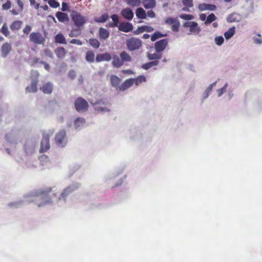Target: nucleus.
Wrapping results in <instances>:
<instances>
[{
    "label": "nucleus",
    "instance_id": "f257e3e1",
    "mask_svg": "<svg viewBox=\"0 0 262 262\" xmlns=\"http://www.w3.org/2000/svg\"><path fill=\"white\" fill-rule=\"evenodd\" d=\"M70 16L74 25L77 28H82L88 22V18L76 11H72Z\"/></svg>",
    "mask_w": 262,
    "mask_h": 262
},
{
    "label": "nucleus",
    "instance_id": "f03ea898",
    "mask_svg": "<svg viewBox=\"0 0 262 262\" xmlns=\"http://www.w3.org/2000/svg\"><path fill=\"white\" fill-rule=\"evenodd\" d=\"M126 45L127 49L130 51H133L140 49L142 46V40L136 37H131L126 39Z\"/></svg>",
    "mask_w": 262,
    "mask_h": 262
},
{
    "label": "nucleus",
    "instance_id": "7ed1b4c3",
    "mask_svg": "<svg viewBox=\"0 0 262 262\" xmlns=\"http://www.w3.org/2000/svg\"><path fill=\"white\" fill-rule=\"evenodd\" d=\"M183 27L185 28H189V34H198L201 31V28L195 21H185L183 23Z\"/></svg>",
    "mask_w": 262,
    "mask_h": 262
},
{
    "label": "nucleus",
    "instance_id": "20e7f679",
    "mask_svg": "<svg viewBox=\"0 0 262 262\" xmlns=\"http://www.w3.org/2000/svg\"><path fill=\"white\" fill-rule=\"evenodd\" d=\"M53 132H51L50 134L43 133L42 134V139L40 143V148L39 152L43 153L46 152L50 148V145L49 143L50 136H52Z\"/></svg>",
    "mask_w": 262,
    "mask_h": 262
},
{
    "label": "nucleus",
    "instance_id": "39448f33",
    "mask_svg": "<svg viewBox=\"0 0 262 262\" xmlns=\"http://www.w3.org/2000/svg\"><path fill=\"white\" fill-rule=\"evenodd\" d=\"M76 110L78 112H85L88 110L89 104L88 102L82 97H78L75 101Z\"/></svg>",
    "mask_w": 262,
    "mask_h": 262
},
{
    "label": "nucleus",
    "instance_id": "423d86ee",
    "mask_svg": "<svg viewBox=\"0 0 262 262\" xmlns=\"http://www.w3.org/2000/svg\"><path fill=\"white\" fill-rule=\"evenodd\" d=\"M79 187V184L78 183L73 184L69 186L62 191V192L61 193L60 195V197L59 199L60 200L63 199V200H65L66 199V198L69 194H70L73 191L77 190Z\"/></svg>",
    "mask_w": 262,
    "mask_h": 262
},
{
    "label": "nucleus",
    "instance_id": "0eeeda50",
    "mask_svg": "<svg viewBox=\"0 0 262 262\" xmlns=\"http://www.w3.org/2000/svg\"><path fill=\"white\" fill-rule=\"evenodd\" d=\"M29 39L31 42L36 45H41L45 41V38L39 32H33L29 35Z\"/></svg>",
    "mask_w": 262,
    "mask_h": 262
},
{
    "label": "nucleus",
    "instance_id": "6e6552de",
    "mask_svg": "<svg viewBox=\"0 0 262 262\" xmlns=\"http://www.w3.org/2000/svg\"><path fill=\"white\" fill-rule=\"evenodd\" d=\"M55 140L58 146L63 147L67 143L66 131L61 130L57 133L55 137Z\"/></svg>",
    "mask_w": 262,
    "mask_h": 262
},
{
    "label": "nucleus",
    "instance_id": "1a4fd4ad",
    "mask_svg": "<svg viewBox=\"0 0 262 262\" xmlns=\"http://www.w3.org/2000/svg\"><path fill=\"white\" fill-rule=\"evenodd\" d=\"M165 22L166 24L171 26V30L175 32H178L180 26L179 20L176 18L168 17Z\"/></svg>",
    "mask_w": 262,
    "mask_h": 262
},
{
    "label": "nucleus",
    "instance_id": "9d476101",
    "mask_svg": "<svg viewBox=\"0 0 262 262\" xmlns=\"http://www.w3.org/2000/svg\"><path fill=\"white\" fill-rule=\"evenodd\" d=\"M168 43L167 39H163L157 41L155 44V49L156 52H162L166 47Z\"/></svg>",
    "mask_w": 262,
    "mask_h": 262
},
{
    "label": "nucleus",
    "instance_id": "9b49d317",
    "mask_svg": "<svg viewBox=\"0 0 262 262\" xmlns=\"http://www.w3.org/2000/svg\"><path fill=\"white\" fill-rule=\"evenodd\" d=\"M12 50V46L10 43H4L1 48V56L5 58L10 53Z\"/></svg>",
    "mask_w": 262,
    "mask_h": 262
},
{
    "label": "nucleus",
    "instance_id": "f8f14e48",
    "mask_svg": "<svg viewBox=\"0 0 262 262\" xmlns=\"http://www.w3.org/2000/svg\"><path fill=\"white\" fill-rule=\"evenodd\" d=\"M118 29L120 31L127 33L133 30V26L130 23L122 22L118 26Z\"/></svg>",
    "mask_w": 262,
    "mask_h": 262
},
{
    "label": "nucleus",
    "instance_id": "ddd939ff",
    "mask_svg": "<svg viewBox=\"0 0 262 262\" xmlns=\"http://www.w3.org/2000/svg\"><path fill=\"white\" fill-rule=\"evenodd\" d=\"M121 15L125 19L130 20L134 17V13L129 8L123 9L121 11Z\"/></svg>",
    "mask_w": 262,
    "mask_h": 262
},
{
    "label": "nucleus",
    "instance_id": "4468645a",
    "mask_svg": "<svg viewBox=\"0 0 262 262\" xmlns=\"http://www.w3.org/2000/svg\"><path fill=\"white\" fill-rule=\"evenodd\" d=\"M55 16L60 23H67L69 21L68 15L66 13L58 11L56 12Z\"/></svg>",
    "mask_w": 262,
    "mask_h": 262
},
{
    "label": "nucleus",
    "instance_id": "2eb2a0df",
    "mask_svg": "<svg viewBox=\"0 0 262 262\" xmlns=\"http://www.w3.org/2000/svg\"><path fill=\"white\" fill-rule=\"evenodd\" d=\"M133 78L125 80L118 88V91H124L133 85Z\"/></svg>",
    "mask_w": 262,
    "mask_h": 262
},
{
    "label": "nucleus",
    "instance_id": "dca6fc26",
    "mask_svg": "<svg viewBox=\"0 0 262 262\" xmlns=\"http://www.w3.org/2000/svg\"><path fill=\"white\" fill-rule=\"evenodd\" d=\"M110 81L112 86L118 90L121 79L116 75H111L110 76Z\"/></svg>",
    "mask_w": 262,
    "mask_h": 262
},
{
    "label": "nucleus",
    "instance_id": "f3484780",
    "mask_svg": "<svg viewBox=\"0 0 262 262\" xmlns=\"http://www.w3.org/2000/svg\"><path fill=\"white\" fill-rule=\"evenodd\" d=\"M199 9L201 11H215L216 9V6L213 4L204 3L199 5Z\"/></svg>",
    "mask_w": 262,
    "mask_h": 262
},
{
    "label": "nucleus",
    "instance_id": "a211bd4d",
    "mask_svg": "<svg viewBox=\"0 0 262 262\" xmlns=\"http://www.w3.org/2000/svg\"><path fill=\"white\" fill-rule=\"evenodd\" d=\"M241 19V16L237 13L233 12L227 17V20L229 23L238 22Z\"/></svg>",
    "mask_w": 262,
    "mask_h": 262
},
{
    "label": "nucleus",
    "instance_id": "6ab92c4d",
    "mask_svg": "<svg viewBox=\"0 0 262 262\" xmlns=\"http://www.w3.org/2000/svg\"><path fill=\"white\" fill-rule=\"evenodd\" d=\"M40 89L44 94H50L53 91V85L50 82H47L40 88Z\"/></svg>",
    "mask_w": 262,
    "mask_h": 262
},
{
    "label": "nucleus",
    "instance_id": "aec40b11",
    "mask_svg": "<svg viewBox=\"0 0 262 262\" xmlns=\"http://www.w3.org/2000/svg\"><path fill=\"white\" fill-rule=\"evenodd\" d=\"M112 59L111 55L108 53H104L102 54L97 55L96 58V60L97 62H100L102 61H110Z\"/></svg>",
    "mask_w": 262,
    "mask_h": 262
},
{
    "label": "nucleus",
    "instance_id": "412c9836",
    "mask_svg": "<svg viewBox=\"0 0 262 262\" xmlns=\"http://www.w3.org/2000/svg\"><path fill=\"white\" fill-rule=\"evenodd\" d=\"M37 80H33L30 86L26 88V91L28 93H36L37 91Z\"/></svg>",
    "mask_w": 262,
    "mask_h": 262
},
{
    "label": "nucleus",
    "instance_id": "4be33fe9",
    "mask_svg": "<svg viewBox=\"0 0 262 262\" xmlns=\"http://www.w3.org/2000/svg\"><path fill=\"white\" fill-rule=\"evenodd\" d=\"M144 7L145 9H152L156 7V2L155 0H142Z\"/></svg>",
    "mask_w": 262,
    "mask_h": 262
},
{
    "label": "nucleus",
    "instance_id": "5701e85b",
    "mask_svg": "<svg viewBox=\"0 0 262 262\" xmlns=\"http://www.w3.org/2000/svg\"><path fill=\"white\" fill-rule=\"evenodd\" d=\"M110 33L107 30L103 28H100L99 31V37L101 39L105 40L109 37Z\"/></svg>",
    "mask_w": 262,
    "mask_h": 262
},
{
    "label": "nucleus",
    "instance_id": "b1692460",
    "mask_svg": "<svg viewBox=\"0 0 262 262\" xmlns=\"http://www.w3.org/2000/svg\"><path fill=\"white\" fill-rule=\"evenodd\" d=\"M67 51L63 47H58L55 50V53L58 58H63L66 54Z\"/></svg>",
    "mask_w": 262,
    "mask_h": 262
},
{
    "label": "nucleus",
    "instance_id": "393cba45",
    "mask_svg": "<svg viewBox=\"0 0 262 262\" xmlns=\"http://www.w3.org/2000/svg\"><path fill=\"white\" fill-rule=\"evenodd\" d=\"M182 3L184 6L182 8L184 11L189 12V8L193 6V0H182Z\"/></svg>",
    "mask_w": 262,
    "mask_h": 262
},
{
    "label": "nucleus",
    "instance_id": "a878e982",
    "mask_svg": "<svg viewBox=\"0 0 262 262\" xmlns=\"http://www.w3.org/2000/svg\"><path fill=\"white\" fill-rule=\"evenodd\" d=\"M22 24V21L15 20L12 23L10 26V28L12 31H18L20 29Z\"/></svg>",
    "mask_w": 262,
    "mask_h": 262
},
{
    "label": "nucleus",
    "instance_id": "bb28decb",
    "mask_svg": "<svg viewBox=\"0 0 262 262\" xmlns=\"http://www.w3.org/2000/svg\"><path fill=\"white\" fill-rule=\"evenodd\" d=\"M55 42L60 44H66V40L62 33H59L55 36Z\"/></svg>",
    "mask_w": 262,
    "mask_h": 262
},
{
    "label": "nucleus",
    "instance_id": "cd10ccee",
    "mask_svg": "<svg viewBox=\"0 0 262 262\" xmlns=\"http://www.w3.org/2000/svg\"><path fill=\"white\" fill-rule=\"evenodd\" d=\"M123 64V61L120 59L117 56H115L113 58L112 64L117 68H120Z\"/></svg>",
    "mask_w": 262,
    "mask_h": 262
},
{
    "label": "nucleus",
    "instance_id": "c85d7f7f",
    "mask_svg": "<svg viewBox=\"0 0 262 262\" xmlns=\"http://www.w3.org/2000/svg\"><path fill=\"white\" fill-rule=\"evenodd\" d=\"M52 187L47 188L44 190H40L35 192V195L46 197L52 190Z\"/></svg>",
    "mask_w": 262,
    "mask_h": 262
},
{
    "label": "nucleus",
    "instance_id": "c756f323",
    "mask_svg": "<svg viewBox=\"0 0 262 262\" xmlns=\"http://www.w3.org/2000/svg\"><path fill=\"white\" fill-rule=\"evenodd\" d=\"M120 58L124 62H130L132 60V57L125 51H122L120 54Z\"/></svg>",
    "mask_w": 262,
    "mask_h": 262
},
{
    "label": "nucleus",
    "instance_id": "7c9ffc66",
    "mask_svg": "<svg viewBox=\"0 0 262 262\" xmlns=\"http://www.w3.org/2000/svg\"><path fill=\"white\" fill-rule=\"evenodd\" d=\"M113 23H110L108 26L111 28H114L118 26L119 24V17L117 14H113L111 16Z\"/></svg>",
    "mask_w": 262,
    "mask_h": 262
},
{
    "label": "nucleus",
    "instance_id": "2f4dec72",
    "mask_svg": "<svg viewBox=\"0 0 262 262\" xmlns=\"http://www.w3.org/2000/svg\"><path fill=\"white\" fill-rule=\"evenodd\" d=\"M136 15L139 19H145L146 16L145 11L142 8H138L136 11Z\"/></svg>",
    "mask_w": 262,
    "mask_h": 262
},
{
    "label": "nucleus",
    "instance_id": "473e14b6",
    "mask_svg": "<svg viewBox=\"0 0 262 262\" xmlns=\"http://www.w3.org/2000/svg\"><path fill=\"white\" fill-rule=\"evenodd\" d=\"M133 83L137 86L146 81V77L143 75L139 76L136 78H133Z\"/></svg>",
    "mask_w": 262,
    "mask_h": 262
},
{
    "label": "nucleus",
    "instance_id": "72a5a7b5",
    "mask_svg": "<svg viewBox=\"0 0 262 262\" xmlns=\"http://www.w3.org/2000/svg\"><path fill=\"white\" fill-rule=\"evenodd\" d=\"M81 28H76L75 29H72L69 33V36L71 37H77L80 35L81 33Z\"/></svg>",
    "mask_w": 262,
    "mask_h": 262
},
{
    "label": "nucleus",
    "instance_id": "f704fd0d",
    "mask_svg": "<svg viewBox=\"0 0 262 262\" xmlns=\"http://www.w3.org/2000/svg\"><path fill=\"white\" fill-rule=\"evenodd\" d=\"M147 58L150 60H159L162 58L161 53H148Z\"/></svg>",
    "mask_w": 262,
    "mask_h": 262
},
{
    "label": "nucleus",
    "instance_id": "c9c22d12",
    "mask_svg": "<svg viewBox=\"0 0 262 262\" xmlns=\"http://www.w3.org/2000/svg\"><path fill=\"white\" fill-rule=\"evenodd\" d=\"M235 33V28L233 27L232 28H229L227 31L225 32L224 37L226 39H228L230 38Z\"/></svg>",
    "mask_w": 262,
    "mask_h": 262
},
{
    "label": "nucleus",
    "instance_id": "e433bc0d",
    "mask_svg": "<svg viewBox=\"0 0 262 262\" xmlns=\"http://www.w3.org/2000/svg\"><path fill=\"white\" fill-rule=\"evenodd\" d=\"M94 53L92 51H89L86 53L85 59L86 61L93 62L94 61Z\"/></svg>",
    "mask_w": 262,
    "mask_h": 262
},
{
    "label": "nucleus",
    "instance_id": "4c0bfd02",
    "mask_svg": "<svg viewBox=\"0 0 262 262\" xmlns=\"http://www.w3.org/2000/svg\"><path fill=\"white\" fill-rule=\"evenodd\" d=\"M217 19V17L213 13L210 14L207 17L206 21H205V24L206 25H209L215 21Z\"/></svg>",
    "mask_w": 262,
    "mask_h": 262
},
{
    "label": "nucleus",
    "instance_id": "58836bf2",
    "mask_svg": "<svg viewBox=\"0 0 262 262\" xmlns=\"http://www.w3.org/2000/svg\"><path fill=\"white\" fill-rule=\"evenodd\" d=\"M0 32L5 36L8 37L10 34V32L8 30V26L6 23H5L3 25L1 29H0Z\"/></svg>",
    "mask_w": 262,
    "mask_h": 262
},
{
    "label": "nucleus",
    "instance_id": "ea45409f",
    "mask_svg": "<svg viewBox=\"0 0 262 262\" xmlns=\"http://www.w3.org/2000/svg\"><path fill=\"white\" fill-rule=\"evenodd\" d=\"M89 42L90 45L95 49H98L100 47V43L97 39L91 38L89 39Z\"/></svg>",
    "mask_w": 262,
    "mask_h": 262
},
{
    "label": "nucleus",
    "instance_id": "a19ab883",
    "mask_svg": "<svg viewBox=\"0 0 262 262\" xmlns=\"http://www.w3.org/2000/svg\"><path fill=\"white\" fill-rule=\"evenodd\" d=\"M85 123V119L83 118H77L75 122L74 125L76 128H78Z\"/></svg>",
    "mask_w": 262,
    "mask_h": 262
},
{
    "label": "nucleus",
    "instance_id": "79ce46f5",
    "mask_svg": "<svg viewBox=\"0 0 262 262\" xmlns=\"http://www.w3.org/2000/svg\"><path fill=\"white\" fill-rule=\"evenodd\" d=\"M108 18V15L107 13L102 14L101 16L95 19V21L97 23H104Z\"/></svg>",
    "mask_w": 262,
    "mask_h": 262
},
{
    "label": "nucleus",
    "instance_id": "37998d69",
    "mask_svg": "<svg viewBox=\"0 0 262 262\" xmlns=\"http://www.w3.org/2000/svg\"><path fill=\"white\" fill-rule=\"evenodd\" d=\"M215 83H216V82L212 83L206 89V90L205 91V92L203 94V97L204 99H206L208 97L210 93L211 92V91H212V90L213 89V85H215Z\"/></svg>",
    "mask_w": 262,
    "mask_h": 262
},
{
    "label": "nucleus",
    "instance_id": "c03bdc74",
    "mask_svg": "<svg viewBox=\"0 0 262 262\" xmlns=\"http://www.w3.org/2000/svg\"><path fill=\"white\" fill-rule=\"evenodd\" d=\"M126 3L128 5L132 7H137L140 5V0H127Z\"/></svg>",
    "mask_w": 262,
    "mask_h": 262
},
{
    "label": "nucleus",
    "instance_id": "a18cd8bd",
    "mask_svg": "<svg viewBox=\"0 0 262 262\" xmlns=\"http://www.w3.org/2000/svg\"><path fill=\"white\" fill-rule=\"evenodd\" d=\"M166 35V34H163L161 33L160 32L157 31V32H155L153 35H151V40L152 41H154L156 40H157V39H158L159 38L165 36Z\"/></svg>",
    "mask_w": 262,
    "mask_h": 262
},
{
    "label": "nucleus",
    "instance_id": "49530a36",
    "mask_svg": "<svg viewBox=\"0 0 262 262\" xmlns=\"http://www.w3.org/2000/svg\"><path fill=\"white\" fill-rule=\"evenodd\" d=\"M180 18L186 20H190L193 19L194 17L192 14H182L180 15Z\"/></svg>",
    "mask_w": 262,
    "mask_h": 262
},
{
    "label": "nucleus",
    "instance_id": "de8ad7c7",
    "mask_svg": "<svg viewBox=\"0 0 262 262\" xmlns=\"http://www.w3.org/2000/svg\"><path fill=\"white\" fill-rule=\"evenodd\" d=\"M48 4L50 7L56 8L59 6V3L56 0H48Z\"/></svg>",
    "mask_w": 262,
    "mask_h": 262
},
{
    "label": "nucleus",
    "instance_id": "09e8293b",
    "mask_svg": "<svg viewBox=\"0 0 262 262\" xmlns=\"http://www.w3.org/2000/svg\"><path fill=\"white\" fill-rule=\"evenodd\" d=\"M224 41V39L222 36H218L215 38V43L219 46L222 45Z\"/></svg>",
    "mask_w": 262,
    "mask_h": 262
},
{
    "label": "nucleus",
    "instance_id": "8fccbe9b",
    "mask_svg": "<svg viewBox=\"0 0 262 262\" xmlns=\"http://www.w3.org/2000/svg\"><path fill=\"white\" fill-rule=\"evenodd\" d=\"M11 2L9 0H8L6 2V3L3 4L2 9L3 10H8L11 8Z\"/></svg>",
    "mask_w": 262,
    "mask_h": 262
},
{
    "label": "nucleus",
    "instance_id": "3c124183",
    "mask_svg": "<svg viewBox=\"0 0 262 262\" xmlns=\"http://www.w3.org/2000/svg\"><path fill=\"white\" fill-rule=\"evenodd\" d=\"M227 86L228 84L226 83L222 88L220 89L217 90L219 96H221L224 93H225L226 91Z\"/></svg>",
    "mask_w": 262,
    "mask_h": 262
},
{
    "label": "nucleus",
    "instance_id": "603ef678",
    "mask_svg": "<svg viewBox=\"0 0 262 262\" xmlns=\"http://www.w3.org/2000/svg\"><path fill=\"white\" fill-rule=\"evenodd\" d=\"M253 40L255 43L257 44H261L262 42L261 36L258 34L257 35V37H253Z\"/></svg>",
    "mask_w": 262,
    "mask_h": 262
},
{
    "label": "nucleus",
    "instance_id": "864d4df0",
    "mask_svg": "<svg viewBox=\"0 0 262 262\" xmlns=\"http://www.w3.org/2000/svg\"><path fill=\"white\" fill-rule=\"evenodd\" d=\"M32 30V27L29 25H26L23 29V32L28 35Z\"/></svg>",
    "mask_w": 262,
    "mask_h": 262
},
{
    "label": "nucleus",
    "instance_id": "5fc2aeb1",
    "mask_svg": "<svg viewBox=\"0 0 262 262\" xmlns=\"http://www.w3.org/2000/svg\"><path fill=\"white\" fill-rule=\"evenodd\" d=\"M70 42L72 44H76L79 46L82 45V41L80 40L77 39H72L70 40Z\"/></svg>",
    "mask_w": 262,
    "mask_h": 262
},
{
    "label": "nucleus",
    "instance_id": "6e6d98bb",
    "mask_svg": "<svg viewBox=\"0 0 262 262\" xmlns=\"http://www.w3.org/2000/svg\"><path fill=\"white\" fill-rule=\"evenodd\" d=\"M145 26L139 27L138 29L134 31L135 34H139V33L145 32Z\"/></svg>",
    "mask_w": 262,
    "mask_h": 262
},
{
    "label": "nucleus",
    "instance_id": "4d7b16f0",
    "mask_svg": "<svg viewBox=\"0 0 262 262\" xmlns=\"http://www.w3.org/2000/svg\"><path fill=\"white\" fill-rule=\"evenodd\" d=\"M76 73L74 70H71L68 73V76L72 80L76 77Z\"/></svg>",
    "mask_w": 262,
    "mask_h": 262
},
{
    "label": "nucleus",
    "instance_id": "13d9d810",
    "mask_svg": "<svg viewBox=\"0 0 262 262\" xmlns=\"http://www.w3.org/2000/svg\"><path fill=\"white\" fill-rule=\"evenodd\" d=\"M142 68L144 70H148L152 67L150 62L144 63L141 66Z\"/></svg>",
    "mask_w": 262,
    "mask_h": 262
},
{
    "label": "nucleus",
    "instance_id": "bf43d9fd",
    "mask_svg": "<svg viewBox=\"0 0 262 262\" xmlns=\"http://www.w3.org/2000/svg\"><path fill=\"white\" fill-rule=\"evenodd\" d=\"M17 5L19 7V12H21L23 10V9H24V4L23 3L21 2V0H17Z\"/></svg>",
    "mask_w": 262,
    "mask_h": 262
},
{
    "label": "nucleus",
    "instance_id": "052dcab7",
    "mask_svg": "<svg viewBox=\"0 0 262 262\" xmlns=\"http://www.w3.org/2000/svg\"><path fill=\"white\" fill-rule=\"evenodd\" d=\"M147 15L148 17L150 18H154L156 16L155 12L151 10H149L147 12Z\"/></svg>",
    "mask_w": 262,
    "mask_h": 262
},
{
    "label": "nucleus",
    "instance_id": "680f3d73",
    "mask_svg": "<svg viewBox=\"0 0 262 262\" xmlns=\"http://www.w3.org/2000/svg\"><path fill=\"white\" fill-rule=\"evenodd\" d=\"M40 63H41V64H43L44 67H45V69L47 71H49L50 70V66H49V64L48 63H46V62L43 61H40Z\"/></svg>",
    "mask_w": 262,
    "mask_h": 262
},
{
    "label": "nucleus",
    "instance_id": "e2e57ef3",
    "mask_svg": "<svg viewBox=\"0 0 262 262\" xmlns=\"http://www.w3.org/2000/svg\"><path fill=\"white\" fill-rule=\"evenodd\" d=\"M154 28L149 26H145V32H151L154 31Z\"/></svg>",
    "mask_w": 262,
    "mask_h": 262
},
{
    "label": "nucleus",
    "instance_id": "0e129e2a",
    "mask_svg": "<svg viewBox=\"0 0 262 262\" xmlns=\"http://www.w3.org/2000/svg\"><path fill=\"white\" fill-rule=\"evenodd\" d=\"M68 9V6L66 3L63 2L62 3V8L61 10L62 11H67Z\"/></svg>",
    "mask_w": 262,
    "mask_h": 262
},
{
    "label": "nucleus",
    "instance_id": "69168bd1",
    "mask_svg": "<svg viewBox=\"0 0 262 262\" xmlns=\"http://www.w3.org/2000/svg\"><path fill=\"white\" fill-rule=\"evenodd\" d=\"M31 61H32V65H34L39 62V58H38L36 57H34L32 58Z\"/></svg>",
    "mask_w": 262,
    "mask_h": 262
},
{
    "label": "nucleus",
    "instance_id": "338daca9",
    "mask_svg": "<svg viewBox=\"0 0 262 262\" xmlns=\"http://www.w3.org/2000/svg\"><path fill=\"white\" fill-rule=\"evenodd\" d=\"M152 67L157 66L159 63V60H154L152 61H150Z\"/></svg>",
    "mask_w": 262,
    "mask_h": 262
},
{
    "label": "nucleus",
    "instance_id": "774afa93",
    "mask_svg": "<svg viewBox=\"0 0 262 262\" xmlns=\"http://www.w3.org/2000/svg\"><path fill=\"white\" fill-rule=\"evenodd\" d=\"M200 19L204 21L206 20V15L204 13H202L200 14Z\"/></svg>",
    "mask_w": 262,
    "mask_h": 262
}]
</instances>
